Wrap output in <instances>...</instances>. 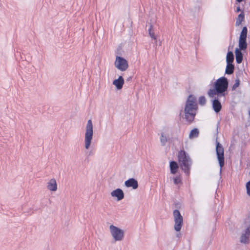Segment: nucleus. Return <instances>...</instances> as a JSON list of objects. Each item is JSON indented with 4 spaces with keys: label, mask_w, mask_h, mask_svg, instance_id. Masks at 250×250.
<instances>
[{
    "label": "nucleus",
    "mask_w": 250,
    "mask_h": 250,
    "mask_svg": "<svg viewBox=\"0 0 250 250\" xmlns=\"http://www.w3.org/2000/svg\"><path fill=\"white\" fill-rule=\"evenodd\" d=\"M229 83L228 79L225 77L219 78L215 82L214 88L210 89L208 92L209 97H225L226 91L228 87Z\"/></svg>",
    "instance_id": "f257e3e1"
},
{
    "label": "nucleus",
    "mask_w": 250,
    "mask_h": 250,
    "mask_svg": "<svg viewBox=\"0 0 250 250\" xmlns=\"http://www.w3.org/2000/svg\"><path fill=\"white\" fill-rule=\"evenodd\" d=\"M197 109L196 99L193 95H190L188 98L185 107V119L189 123L194 119Z\"/></svg>",
    "instance_id": "f03ea898"
},
{
    "label": "nucleus",
    "mask_w": 250,
    "mask_h": 250,
    "mask_svg": "<svg viewBox=\"0 0 250 250\" xmlns=\"http://www.w3.org/2000/svg\"><path fill=\"white\" fill-rule=\"evenodd\" d=\"M178 157L180 167L187 175H188L192 164L190 157L184 150H181L178 153Z\"/></svg>",
    "instance_id": "7ed1b4c3"
},
{
    "label": "nucleus",
    "mask_w": 250,
    "mask_h": 250,
    "mask_svg": "<svg viewBox=\"0 0 250 250\" xmlns=\"http://www.w3.org/2000/svg\"><path fill=\"white\" fill-rule=\"evenodd\" d=\"M93 136V126L91 120H89L85 127L84 134V147L86 149L90 148Z\"/></svg>",
    "instance_id": "20e7f679"
},
{
    "label": "nucleus",
    "mask_w": 250,
    "mask_h": 250,
    "mask_svg": "<svg viewBox=\"0 0 250 250\" xmlns=\"http://www.w3.org/2000/svg\"><path fill=\"white\" fill-rule=\"evenodd\" d=\"M109 229L110 235L115 242H121L124 240L125 230L113 225H111Z\"/></svg>",
    "instance_id": "39448f33"
},
{
    "label": "nucleus",
    "mask_w": 250,
    "mask_h": 250,
    "mask_svg": "<svg viewBox=\"0 0 250 250\" xmlns=\"http://www.w3.org/2000/svg\"><path fill=\"white\" fill-rule=\"evenodd\" d=\"M174 218V229L175 231L179 232L181 230L183 225V218L180 211L177 209H175L173 212Z\"/></svg>",
    "instance_id": "423d86ee"
},
{
    "label": "nucleus",
    "mask_w": 250,
    "mask_h": 250,
    "mask_svg": "<svg viewBox=\"0 0 250 250\" xmlns=\"http://www.w3.org/2000/svg\"><path fill=\"white\" fill-rule=\"evenodd\" d=\"M216 152L217 156V159L220 167V171L224 165V150L222 145L219 142H216Z\"/></svg>",
    "instance_id": "0eeeda50"
},
{
    "label": "nucleus",
    "mask_w": 250,
    "mask_h": 250,
    "mask_svg": "<svg viewBox=\"0 0 250 250\" xmlns=\"http://www.w3.org/2000/svg\"><path fill=\"white\" fill-rule=\"evenodd\" d=\"M114 64L117 69L122 71L126 70L128 67L127 61L119 56L116 57Z\"/></svg>",
    "instance_id": "6e6552de"
},
{
    "label": "nucleus",
    "mask_w": 250,
    "mask_h": 250,
    "mask_svg": "<svg viewBox=\"0 0 250 250\" xmlns=\"http://www.w3.org/2000/svg\"><path fill=\"white\" fill-rule=\"evenodd\" d=\"M211 98L213 99L212 101L213 109L215 112L218 113L221 110L222 108L221 103L219 100L221 98H225V97H218V96H215V97Z\"/></svg>",
    "instance_id": "1a4fd4ad"
},
{
    "label": "nucleus",
    "mask_w": 250,
    "mask_h": 250,
    "mask_svg": "<svg viewBox=\"0 0 250 250\" xmlns=\"http://www.w3.org/2000/svg\"><path fill=\"white\" fill-rule=\"evenodd\" d=\"M250 236V223L247 226V229L244 232L242 233L240 237V242L243 243H246L249 241Z\"/></svg>",
    "instance_id": "9d476101"
},
{
    "label": "nucleus",
    "mask_w": 250,
    "mask_h": 250,
    "mask_svg": "<svg viewBox=\"0 0 250 250\" xmlns=\"http://www.w3.org/2000/svg\"><path fill=\"white\" fill-rule=\"evenodd\" d=\"M111 195L113 197H117V200L120 201L124 198L123 191L120 188H117L111 192Z\"/></svg>",
    "instance_id": "9b49d317"
},
{
    "label": "nucleus",
    "mask_w": 250,
    "mask_h": 250,
    "mask_svg": "<svg viewBox=\"0 0 250 250\" xmlns=\"http://www.w3.org/2000/svg\"><path fill=\"white\" fill-rule=\"evenodd\" d=\"M125 186L127 187H132L133 189H135L138 187V182L134 178H130L125 182Z\"/></svg>",
    "instance_id": "f8f14e48"
},
{
    "label": "nucleus",
    "mask_w": 250,
    "mask_h": 250,
    "mask_svg": "<svg viewBox=\"0 0 250 250\" xmlns=\"http://www.w3.org/2000/svg\"><path fill=\"white\" fill-rule=\"evenodd\" d=\"M47 188L52 191H55L57 189V185L55 179H51L47 183Z\"/></svg>",
    "instance_id": "ddd939ff"
},
{
    "label": "nucleus",
    "mask_w": 250,
    "mask_h": 250,
    "mask_svg": "<svg viewBox=\"0 0 250 250\" xmlns=\"http://www.w3.org/2000/svg\"><path fill=\"white\" fill-rule=\"evenodd\" d=\"M124 83V80L122 76H120L118 79L115 80L113 84L116 86L118 89H120L122 88Z\"/></svg>",
    "instance_id": "4468645a"
},
{
    "label": "nucleus",
    "mask_w": 250,
    "mask_h": 250,
    "mask_svg": "<svg viewBox=\"0 0 250 250\" xmlns=\"http://www.w3.org/2000/svg\"><path fill=\"white\" fill-rule=\"evenodd\" d=\"M149 28L148 29V33L149 36L153 39L155 42V43H157V37L154 34V28L153 25V23L151 22L149 23Z\"/></svg>",
    "instance_id": "2eb2a0df"
},
{
    "label": "nucleus",
    "mask_w": 250,
    "mask_h": 250,
    "mask_svg": "<svg viewBox=\"0 0 250 250\" xmlns=\"http://www.w3.org/2000/svg\"><path fill=\"white\" fill-rule=\"evenodd\" d=\"M236 61L238 63H240L243 60V54L239 49L236 48L235 51Z\"/></svg>",
    "instance_id": "dca6fc26"
},
{
    "label": "nucleus",
    "mask_w": 250,
    "mask_h": 250,
    "mask_svg": "<svg viewBox=\"0 0 250 250\" xmlns=\"http://www.w3.org/2000/svg\"><path fill=\"white\" fill-rule=\"evenodd\" d=\"M178 168V166L176 162L172 161L170 163V168L171 173L175 174Z\"/></svg>",
    "instance_id": "f3484780"
},
{
    "label": "nucleus",
    "mask_w": 250,
    "mask_h": 250,
    "mask_svg": "<svg viewBox=\"0 0 250 250\" xmlns=\"http://www.w3.org/2000/svg\"><path fill=\"white\" fill-rule=\"evenodd\" d=\"M234 67L232 63H227L225 73L227 74H231L233 73Z\"/></svg>",
    "instance_id": "a211bd4d"
},
{
    "label": "nucleus",
    "mask_w": 250,
    "mask_h": 250,
    "mask_svg": "<svg viewBox=\"0 0 250 250\" xmlns=\"http://www.w3.org/2000/svg\"><path fill=\"white\" fill-rule=\"evenodd\" d=\"M234 60L233 54L231 51L228 52L227 57L226 61L227 63H232Z\"/></svg>",
    "instance_id": "6ab92c4d"
},
{
    "label": "nucleus",
    "mask_w": 250,
    "mask_h": 250,
    "mask_svg": "<svg viewBox=\"0 0 250 250\" xmlns=\"http://www.w3.org/2000/svg\"><path fill=\"white\" fill-rule=\"evenodd\" d=\"M167 141V136L164 132L161 133L160 142L162 146H165Z\"/></svg>",
    "instance_id": "aec40b11"
},
{
    "label": "nucleus",
    "mask_w": 250,
    "mask_h": 250,
    "mask_svg": "<svg viewBox=\"0 0 250 250\" xmlns=\"http://www.w3.org/2000/svg\"><path fill=\"white\" fill-rule=\"evenodd\" d=\"M247 35V28L244 27L241 32L239 40H246Z\"/></svg>",
    "instance_id": "412c9836"
},
{
    "label": "nucleus",
    "mask_w": 250,
    "mask_h": 250,
    "mask_svg": "<svg viewBox=\"0 0 250 250\" xmlns=\"http://www.w3.org/2000/svg\"><path fill=\"white\" fill-rule=\"evenodd\" d=\"M247 44L246 40H239V47L241 50H245L247 48Z\"/></svg>",
    "instance_id": "4be33fe9"
},
{
    "label": "nucleus",
    "mask_w": 250,
    "mask_h": 250,
    "mask_svg": "<svg viewBox=\"0 0 250 250\" xmlns=\"http://www.w3.org/2000/svg\"><path fill=\"white\" fill-rule=\"evenodd\" d=\"M199 135V131L197 128H195L192 129L189 135V138L190 139H192L195 137H197Z\"/></svg>",
    "instance_id": "5701e85b"
},
{
    "label": "nucleus",
    "mask_w": 250,
    "mask_h": 250,
    "mask_svg": "<svg viewBox=\"0 0 250 250\" xmlns=\"http://www.w3.org/2000/svg\"><path fill=\"white\" fill-rule=\"evenodd\" d=\"M244 14L243 12H242L241 14H240L238 15V16L236 19V26L240 25L241 24L242 21L244 20Z\"/></svg>",
    "instance_id": "b1692460"
},
{
    "label": "nucleus",
    "mask_w": 250,
    "mask_h": 250,
    "mask_svg": "<svg viewBox=\"0 0 250 250\" xmlns=\"http://www.w3.org/2000/svg\"><path fill=\"white\" fill-rule=\"evenodd\" d=\"M199 102L201 105H204L206 102V100L205 97L204 96L200 97L199 99Z\"/></svg>",
    "instance_id": "393cba45"
},
{
    "label": "nucleus",
    "mask_w": 250,
    "mask_h": 250,
    "mask_svg": "<svg viewBox=\"0 0 250 250\" xmlns=\"http://www.w3.org/2000/svg\"><path fill=\"white\" fill-rule=\"evenodd\" d=\"M174 183L175 184H179L181 183V179L179 176H176L174 178Z\"/></svg>",
    "instance_id": "a878e982"
},
{
    "label": "nucleus",
    "mask_w": 250,
    "mask_h": 250,
    "mask_svg": "<svg viewBox=\"0 0 250 250\" xmlns=\"http://www.w3.org/2000/svg\"><path fill=\"white\" fill-rule=\"evenodd\" d=\"M246 187L247 189V193L249 196H250V181H249L247 183Z\"/></svg>",
    "instance_id": "bb28decb"
},
{
    "label": "nucleus",
    "mask_w": 250,
    "mask_h": 250,
    "mask_svg": "<svg viewBox=\"0 0 250 250\" xmlns=\"http://www.w3.org/2000/svg\"><path fill=\"white\" fill-rule=\"evenodd\" d=\"M240 84V81L238 79H237L235 80V83L233 84V86H232V89L233 90H234L237 87L239 86Z\"/></svg>",
    "instance_id": "cd10ccee"
},
{
    "label": "nucleus",
    "mask_w": 250,
    "mask_h": 250,
    "mask_svg": "<svg viewBox=\"0 0 250 250\" xmlns=\"http://www.w3.org/2000/svg\"><path fill=\"white\" fill-rule=\"evenodd\" d=\"M176 237H178V238H179L181 237V233H178L176 234Z\"/></svg>",
    "instance_id": "c85d7f7f"
},
{
    "label": "nucleus",
    "mask_w": 250,
    "mask_h": 250,
    "mask_svg": "<svg viewBox=\"0 0 250 250\" xmlns=\"http://www.w3.org/2000/svg\"><path fill=\"white\" fill-rule=\"evenodd\" d=\"M240 10H240V7H238L237 8L236 11H237V12H238L240 11Z\"/></svg>",
    "instance_id": "c756f323"
},
{
    "label": "nucleus",
    "mask_w": 250,
    "mask_h": 250,
    "mask_svg": "<svg viewBox=\"0 0 250 250\" xmlns=\"http://www.w3.org/2000/svg\"><path fill=\"white\" fill-rule=\"evenodd\" d=\"M91 154H92V152L91 151H90L88 153V156H90Z\"/></svg>",
    "instance_id": "7c9ffc66"
},
{
    "label": "nucleus",
    "mask_w": 250,
    "mask_h": 250,
    "mask_svg": "<svg viewBox=\"0 0 250 250\" xmlns=\"http://www.w3.org/2000/svg\"><path fill=\"white\" fill-rule=\"evenodd\" d=\"M238 2H240L242 1L243 0H236Z\"/></svg>",
    "instance_id": "2f4dec72"
}]
</instances>
